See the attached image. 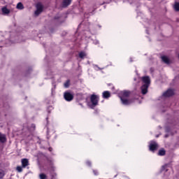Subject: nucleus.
<instances>
[{"label":"nucleus","mask_w":179,"mask_h":179,"mask_svg":"<svg viewBox=\"0 0 179 179\" xmlns=\"http://www.w3.org/2000/svg\"><path fill=\"white\" fill-rule=\"evenodd\" d=\"M165 154H166V150L162 148L161 150H159L158 155L163 156V155H165Z\"/></svg>","instance_id":"obj_14"},{"label":"nucleus","mask_w":179,"mask_h":179,"mask_svg":"<svg viewBox=\"0 0 179 179\" xmlns=\"http://www.w3.org/2000/svg\"><path fill=\"white\" fill-rule=\"evenodd\" d=\"M17 171H18V172H22V166H17Z\"/></svg>","instance_id":"obj_22"},{"label":"nucleus","mask_w":179,"mask_h":179,"mask_svg":"<svg viewBox=\"0 0 179 179\" xmlns=\"http://www.w3.org/2000/svg\"><path fill=\"white\" fill-rule=\"evenodd\" d=\"M47 76H48V78H52V73L50 71H47Z\"/></svg>","instance_id":"obj_20"},{"label":"nucleus","mask_w":179,"mask_h":179,"mask_svg":"<svg viewBox=\"0 0 179 179\" xmlns=\"http://www.w3.org/2000/svg\"><path fill=\"white\" fill-rule=\"evenodd\" d=\"M110 96V94L108 91H104V92H103V98H109Z\"/></svg>","instance_id":"obj_11"},{"label":"nucleus","mask_w":179,"mask_h":179,"mask_svg":"<svg viewBox=\"0 0 179 179\" xmlns=\"http://www.w3.org/2000/svg\"><path fill=\"white\" fill-rule=\"evenodd\" d=\"M52 169H53V170H55V166H53V167H52Z\"/></svg>","instance_id":"obj_27"},{"label":"nucleus","mask_w":179,"mask_h":179,"mask_svg":"<svg viewBox=\"0 0 179 179\" xmlns=\"http://www.w3.org/2000/svg\"><path fill=\"white\" fill-rule=\"evenodd\" d=\"M178 57H179V55H178Z\"/></svg>","instance_id":"obj_28"},{"label":"nucleus","mask_w":179,"mask_h":179,"mask_svg":"<svg viewBox=\"0 0 179 179\" xmlns=\"http://www.w3.org/2000/svg\"><path fill=\"white\" fill-rule=\"evenodd\" d=\"M157 148L158 145L157 143H156V141H151L150 143L149 149L150 151H155V150H157Z\"/></svg>","instance_id":"obj_5"},{"label":"nucleus","mask_w":179,"mask_h":179,"mask_svg":"<svg viewBox=\"0 0 179 179\" xmlns=\"http://www.w3.org/2000/svg\"><path fill=\"white\" fill-rule=\"evenodd\" d=\"M85 56H87L86 53L85 52H81L80 54H79V57L81 58V59H84L85 57Z\"/></svg>","instance_id":"obj_16"},{"label":"nucleus","mask_w":179,"mask_h":179,"mask_svg":"<svg viewBox=\"0 0 179 179\" xmlns=\"http://www.w3.org/2000/svg\"><path fill=\"white\" fill-rule=\"evenodd\" d=\"M24 6H23V4H22V3H18L17 4V9H24Z\"/></svg>","instance_id":"obj_15"},{"label":"nucleus","mask_w":179,"mask_h":179,"mask_svg":"<svg viewBox=\"0 0 179 179\" xmlns=\"http://www.w3.org/2000/svg\"><path fill=\"white\" fill-rule=\"evenodd\" d=\"M94 70H96V71L100 70V68L98 67V66H94Z\"/></svg>","instance_id":"obj_24"},{"label":"nucleus","mask_w":179,"mask_h":179,"mask_svg":"<svg viewBox=\"0 0 179 179\" xmlns=\"http://www.w3.org/2000/svg\"><path fill=\"white\" fill-rule=\"evenodd\" d=\"M22 165L23 168H26V166L29 165V159H27V158H24L23 159H22Z\"/></svg>","instance_id":"obj_8"},{"label":"nucleus","mask_w":179,"mask_h":179,"mask_svg":"<svg viewBox=\"0 0 179 179\" xmlns=\"http://www.w3.org/2000/svg\"><path fill=\"white\" fill-rule=\"evenodd\" d=\"M94 175H98V174H99L98 171L94 170Z\"/></svg>","instance_id":"obj_26"},{"label":"nucleus","mask_w":179,"mask_h":179,"mask_svg":"<svg viewBox=\"0 0 179 179\" xmlns=\"http://www.w3.org/2000/svg\"><path fill=\"white\" fill-rule=\"evenodd\" d=\"M43 6L41 4V3H38L36 4V10L35 11V15L38 16V15H40L41 12H43Z\"/></svg>","instance_id":"obj_4"},{"label":"nucleus","mask_w":179,"mask_h":179,"mask_svg":"<svg viewBox=\"0 0 179 179\" xmlns=\"http://www.w3.org/2000/svg\"><path fill=\"white\" fill-rule=\"evenodd\" d=\"M64 99L68 101H71L73 99V95L71 92H64Z\"/></svg>","instance_id":"obj_6"},{"label":"nucleus","mask_w":179,"mask_h":179,"mask_svg":"<svg viewBox=\"0 0 179 179\" xmlns=\"http://www.w3.org/2000/svg\"><path fill=\"white\" fill-rule=\"evenodd\" d=\"M5 175V173L3 172V171H2V169H0V178H3Z\"/></svg>","instance_id":"obj_19"},{"label":"nucleus","mask_w":179,"mask_h":179,"mask_svg":"<svg viewBox=\"0 0 179 179\" xmlns=\"http://www.w3.org/2000/svg\"><path fill=\"white\" fill-rule=\"evenodd\" d=\"M99 96L98 95H91L90 101L87 103L91 109H94L99 104Z\"/></svg>","instance_id":"obj_3"},{"label":"nucleus","mask_w":179,"mask_h":179,"mask_svg":"<svg viewBox=\"0 0 179 179\" xmlns=\"http://www.w3.org/2000/svg\"><path fill=\"white\" fill-rule=\"evenodd\" d=\"M143 85L141 87V92L145 95L148 93V89L150 85V78L149 76H145V77H142Z\"/></svg>","instance_id":"obj_2"},{"label":"nucleus","mask_w":179,"mask_h":179,"mask_svg":"<svg viewBox=\"0 0 179 179\" xmlns=\"http://www.w3.org/2000/svg\"><path fill=\"white\" fill-rule=\"evenodd\" d=\"M174 9L176 10H179V3H175V4H174Z\"/></svg>","instance_id":"obj_17"},{"label":"nucleus","mask_w":179,"mask_h":179,"mask_svg":"<svg viewBox=\"0 0 179 179\" xmlns=\"http://www.w3.org/2000/svg\"><path fill=\"white\" fill-rule=\"evenodd\" d=\"M94 45H99V41H98L97 39H95V41H94Z\"/></svg>","instance_id":"obj_23"},{"label":"nucleus","mask_w":179,"mask_h":179,"mask_svg":"<svg viewBox=\"0 0 179 179\" xmlns=\"http://www.w3.org/2000/svg\"><path fill=\"white\" fill-rule=\"evenodd\" d=\"M2 12L4 13V15H8V13H10V10L8 8H6V7H3Z\"/></svg>","instance_id":"obj_13"},{"label":"nucleus","mask_w":179,"mask_h":179,"mask_svg":"<svg viewBox=\"0 0 179 179\" xmlns=\"http://www.w3.org/2000/svg\"><path fill=\"white\" fill-rule=\"evenodd\" d=\"M87 165L90 166L92 165V162H90V161H87Z\"/></svg>","instance_id":"obj_25"},{"label":"nucleus","mask_w":179,"mask_h":179,"mask_svg":"<svg viewBox=\"0 0 179 179\" xmlns=\"http://www.w3.org/2000/svg\"><path fill=\"white\" fill-rule=\"evenodd\" d=\"M71 0H63V6H68L70 5Z\"/></svg>","instance_id":"obj_12"},{"label":"nucleus","mask_w":179,"mask_h":179,"mask_svg":"<svg viewBox=\"0 0 179 179\" xmlns=\"http://www.w3.org/2000/svg\"><path fill=\"white\" fill-rule=\"evenodd\" d=\"M0 141L1 143H5V141H6V136H4V134H1V133H0Z\"/></svg>","instance_id":"obj_10"},{"label":"nucleus","mask_w":179,"mask_h":179,"mask_svg":"<svg viewBox=\"0 0 179 179\" xmlns=\"http://www.w3.org/2000/svg\"><path fill=\"white\" fill-rule=\"evenodd\" d=\"M70 85V81H66L65 83H64V87L65 88H69Z\"/></svg>","instance_id":"obj_21"},{"label":"nucleus","mask_w":179,"mask_h":179,"mask_svg":"<svg viewBox=\"0 0 179 179\" xmlns=\"http://www.w3.org/2000/svg\"><path fill=\"white\" fill-rule=\"evenodd\" d=\"M162 60L166 64H169L170 63V60H169V57H167V56H162Z\"/></svg>","instance_id":"obj_9"},{"label":"nucleus","mask_w":179,"mask_h":179,"mask_svg":"<svg viewBox=\"0 0 179 179\" xmlns=\"http://www.w3.org/2000/svg\"><path fill=\"white\" fill-rule=\"evenodd\" d=\"M173 95H174L173 90H168L166 92H164L163 94V96H166V97L172 96Z\"/></svg>","instance_id":"obj_7"},{"label":"nucleus","mask_w":179,"mask_h":179,"mask_svg":"<svg viewBox=\"0 0 179 179\" xmlns=\"http://www.w3.org/2000/svg\"><path fill=\"white\" fill-rule=\"evenodd\" d=\"M129 95L130 92L129 91H122L120 93L119 96L123 105H130L131 103H132V102H134V101L127 99Z\"/></svg>","instance_id":"obj_1"},{"label":"nucleus","mask_w":179,"mask_h":179,"mask_svg":"<svg viewBox=\"0 0 179 179\" xmlns=\"http://www.w3.org/2000/svg\"><path fill=\"white\" fill-rule=\"evenodd\" d=\"M40 179H47L46 175H45V173H41L40 174Z\"/></svg>","instance_id":"obj_18"}]
</instances>
